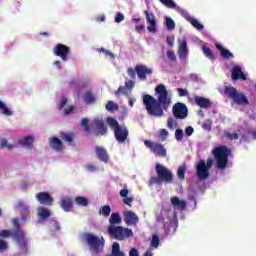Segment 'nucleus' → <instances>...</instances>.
I'll return each instance as SVG.
<instances>
[{"label": "nucleus", "instance_id": "obj_55", "mask_svg": "<svg viewBox=\"0 0 256 256\" xmlns=\"http://www.w3.org/2000/svg\"><path fill=\"white\" fill-rule=\"evenodd\" d=\"M121 21H125V15H123L121 12H118L115 16V23H121Z\"/></svg>", "mask_w": 256, "mask_h": 256}, {"label": "nucleus", "instance_id": "obj_10", "mask_svg": "<svg viewBox=\"0 0 256 256\" xmlns=\"http://www.w3.org/2000/svg\"><path fill=\"white\" fill-rule=\"evenodd\" d=\"M12 239H14L16 243H18L20 249H22V251H24L25 254L28 253V250H27L28 241H27V237L25 236V231L21 229H14L12 232Z\"/></svg>", "mask_w": 256, "mask_h": 256}, {"label": "nucleus", "instance_id": "obj_51", "mask_svg": "<svg viewBox=\"0 0 256 256\" xmlns=\"http://www.w3.org/2000/svg\"><path fill=\"white\" fill-rule=\"evenodd\" d=\"M167 57L172 61V63H175L177 61V56L175 55V52L173 50H168L167 51Z\"/></svg>", "mask_w": 256, "mask_h": 256}, {"label": "nucleus", "instance_id": "obj_8", "mask_svg": "<svg viewBox=\"0 0 256 256\" xmlns=\"http://www.w3.org/2000/svg\"><path fill=\"white\" fill-rule=\"evenodd\" d=\"M213 167V158H208L206 163L205 160H199L196 166V175L200 181H205V179H209L210 173L209 169Z\"/></svg>", "mask_w": 256, "mask_h": 256}, {"label": "nucleus", "instance_id": "obj_44", "mask_svg": "<svg viewBox=\"0 0 256 256\" xmlns=\"http://www.w3.org/2000/svg\"><path fill=\"white\" fill-rule=\"evenodd\" d=\"M185 171H187V167H185V166H180L178 168L177 175H178V179H180L181 181H183V179H185Z\"/></svg>", "mask_w": 256, "mask_h": 256}, {"label": "nucleus", "instance_id": "obj_20", "mask_svg": "<svg viewBox=\"0 0 256 256\" xmlns=\"http://www.w3.org/2000/svg\"><path fill=\"white\" fill-rule=\"evenodd\" d=\"M95 153L99 161L109 163V153H107V150L104 147L96 146Z\"/></svg>", "mask_w": 256, "mask_h": 256}, {"label": "nucleus", "instance_id": "obj_35", "mask_svg": "<svg viewBox=\"0 0 256 256\" xmlns=\"http://www.w3.org/2000/svg\"><path fill=\"white\" fill-rule=\"evenodd\" d=\"M81 125L82 127H84L85 133H88V135H91V133H93V131H91V126H89V119L82 118Z\"/></svg>", "mask_w": 256, "mask_h": 256}, {"label": "nucleus", "instance_id": "obj_61", "mask_svg": "<svg viewBox=\"0 0 256 256\" xmlns=\"http://www.w3.org/2000/svg\"><path fill=\"white\" fill-rule=\"evenodd\" d=\"M123 203L125 205H128V207H131V205L133 204V198L126 196L125 198H123Z\"/></svg>", "mask_w": 256, "mask_h": 256}, {"label": "nucleus", "instance_id": "obj_54", "mask_svg": "<svg viewBox=\"0 0 256 256\" xmlns=\"http://www.w3.org/2000/svg\"><path fill=\"white\" fill-rule=\"evenodd\" d=\"M127 74L132 79H135L137 77V71L133 68H128L127 69Z\"/></svg>", "mask_w": 256, "mask_h": 256}, {"label": "nucleus", "instance_id": "obj_40", "mask_svg": "<svg viewBox=\"0 0 256 256\" xmlns=\"http://www.w3.org/2000/svg\"><path fill=\"white\" fill-rule=\"evenodd\" d=\"M50 225H51L54 233H57V231H61V224H59V222L55 218L51 219Z\"/></svg>", "mask_w": 256, "mask_h": 256}, {"label": "nucleus", "instance_id": "obj_11", "mask_svg": "<svg viewBox=\"0 0 256 256\" xmlns=\"http://www.w3.org/2000/svg\"><path fill=\"white\" fill-rule=\"evenodd\" d=\"M172 113L175 119H187L189 115V108L183 102H177L172 107Z\"/></svg>", "mask_w": 256, "mask_h": 256}, {"label": "nucleus", "instance_id": "obj_12", "mask_svg": "<svg viewBox=\"0 0 256 256\" xmlns=\"http://www.w3.org/2000/svg\"><path fill=\"white\" fill-rule=\"evenodd\" d=\"M53 53L65 62L68 61L69 55H71V48L65 44H57L53 49Z\"/></svg>", "mask_w": 256, "mask_h": 256}, {"label": "nucleus", "instance_id": "obj_52", "mask_svg": "<svg viewBox=\"0 0 256 256\" xmlns=\"http://www.w3.org/2000/svg\"><path fill=\"white\" fill-rule=\"evenodd\" d=\"M159 135H160V137H162L163 141H165L167 139V137H169V131H167V129H165V128H161L159 130Z\"/></svg>", "mask_w": 256, "mask_h": 256}, {"label": "nucleus", "instance_id": "obj_3", "mask_svg": "<svg viewBox=\"0 0 256 256\" xmlns=\"http://www.w3.org/2000/svg\"><path fill=\"white\" fill-rule=\"evenodd\" d=\"M106 123L113 130L117 143L127 142V139H129V128L127 126L119 124V121L114 117H108Z\"/></svg>", "mask_w": 256, "mask_h": 256}, {"label": "nucleus", "instance_id": "obj_36", "mask_svg": "<svg viewBox=\"0 0 256 256\" xmlns=\"http://www.w3.org/2000/svg\"><path fill=\"white\" fill-rule=\"evenodd\" d=\"M0 111H2V115H6V117H11V115H13V112L7 108L3 101H0Z\"/></svg>", "mask_w": 256, "mask_h": 256}, {"label": "nucleus", "instance_id": "obj_27", "mask_svg": "<svg viewBox=\"0 0 256 256\" xmlns=\"http://www.w3.org/2000/svg\"><path fill=\"white\" fill-rule=\"evenodd\" d=\"M50 147L54 149V151H61L63 149V142L57 137H54L50 140Z\"/></svg>", "mask_w": 256, "mask_h": 256}, {"label": "nucleus", "instance_id": "obj_19", "mask_svg": "<svg viewBox=\"0 0 256 256\" xmlns=\"http://www.w3.org/2000/svg\"><path fill=\"white\" fill-rule=\"evenodd\" d=\"M36 199L41 205H53V197L47 192H39L36 194Z\"/></svg>", "mask_w": 256, "mask_h": 256}, {"label": "nucleus", "instance_id": "obj_39", "mask_svg": "<svg viewBox=\"0 0 256 256\" xmlns=\"http://www.w3.org/2000/svg\"><path fill=\"white\" fill-rule=\"evenodd\" d=\"M224 136L226 139H229V141H237L239 139V134L237 132L231 133V132H224Z\"/></svg>", "mask_w": 256, "mask_h": 256}, {"label": "nucleus", "instance_id": "obj_6", "mask_svg": "<svg viewBox=\"0 0 256 256\" xmlns=\"http://www.w3.org/2000/svg\"><path fill=\"white\" fill-rule=\"evenodd\" d=\"M84 239L90 251L94 253H101V251H103L105 247V238L103 236L99 237L92 233H85Z\"/></svg>", "mask_w": 256, "mask_h": 256}, {"label": "nucleus", "instance_id": "obj_50", "mask_svg": "<svg viewBox=\"0 0 256 256\" xmlns=\"http://www.w3.org/2000/svg\"><path fill=\"white\" fill-rule=\"evenodd\" d=\"M7 249H9V244H7V241L0 239V253L7 251Z\"/></svg>", "mask_w": 256, "mask_h": 256}, {"label": "nucleus", "instance_id": "obj_56", "mask_svg": "<svg viewBox=\"0 0 256 256\" xmlns=\"http://www.w3.org/2000/svg\"><path fill=\"white\" fill-rule=\"evenodd\" d=\"M67 101H68L67 97L61 96V101L58 106V109H60V111H61V109H63V107H65V105H67Z\"/></svg>", "mask_w": 256, "mask_h": 256}, {"label": "nucleus", "instance_id": "obj_31", "mask_svg": "<svg viewBox=\"0 0 256 256\" xmlns=\"http://www.w3.org/2000/svg\"><path fill=\"white\" fill-rule=\"evenodd\" d=\"M105 108H106V111H109L110 113L119 111V105H117L115 102L111 100L106 103Z\"/></svg>", "mask_w": 256, "mask_h": 256}, {"label": "nucleus", "instance_id": "obj_28", "mask_svg": "<svg viewBox=\"0 0 256 256\" xmlns=\"http://www.w3.org/2000/svg\"><path fill=\"white\" fill-rule=\"evenodd\" d=\"M187 41H182L178 48V55L180 59H185L187 57Z\"/></svg>", "mask_w": 256, "mask_h": 256}, {"label": "nucleus", "instance_id": "obj_13", "mask_svg": "<svg viewBox=\"0 0 256 256\" xmlns=\"http://www.w3.org/2000/svg\"><path fill=\"white\" fill-rule=\"evenodd\" d=\"M135 71L138 79L140 81H147V75H153V69L143 65L139 64L135 66Z\"/></svg>", "mask_w": 256, "mask_h": 256}, {"label": "nucleus", "instance_id": "obj_58", "mask_svg": "<svg viewBox=\"0 0 256 256\" xmlns=\"http://www.w3.org/2000/svg\"><path fill=\"white\" fill-rule=\"evenodd\" d=\"M195 129H193V127L191 126H187L185 129V134L187 135V137H191L194 133Z\"/></svg>", "mask_w": 256, "mask_h": 256}, {"label": "nucleus", "instance_id": "obj_26", "mask_svg": "<svg viewBox=\"0 0 256 256\" xmlns=\"http://www.w3.org/2000/svg\"><path fill=\"white\" fill-rule=\"evenodd\" d=\"M60 206L62 207L63 211L69 213L73 209V201L71 198L62 199Z\"/></svg>", "mask_w": 256, "mask_h": 256}, {"label": "nucleus", "instance_id": "obj_21", "mask_svg": "<svg viewBox=\"0 0 256 256\" xmlns=\"http://www.w3.org/2000/svg\"><path fill=\"white\" fill-rule=\"evenodd\" d=\"M170 201L173 207L179 211H185L187 209V202L185 200L179 199L177 196L172 197Z\"/></svg>", "mask_w": 256, "mask_h": 256}, {"label": "nucleus", "instance_id": "obj_23", "mask_svg": "<svg viewBox=\"0 0 256 256\" xmlns=\"http://www.w3.org/2000/svg\"><path fill=\"white\" fill-rule=\"evenodd\" d=\"M83 102L85 103V105H93V103H96L97 97L95 96V93L87 90L83 95Z\"/></svg>", "mask_w": 256, "mask_h": 256}, {"label": "nucleus", "instance_id": "obj_25", "mask_svg": "<svg viewBox=\"0 0 256 256\" xmlns=\"http://www.w3.org/2000/svg\"><path fill=\"white\" fill-rule=\"evenodd\" d=\"M35 138L33 136H26L23 139L19 140V145H23V147H27L28 149H33V143Z\"/></svg>", "mask_w": 256, "mask_h": 256}, {"label": "nucleus", "instance_id": "obj_62", "mask_svg": "<svg viewBox=\"0 0 256 256\" xmlns=\"http://www.w3.org/2000/svg\"><path fill=\"white\" fill-rule=\"evenodd\" d=\"M13 227H15V229H21L19 227H21V220H19V218H14L13 221Z\"/></svg>", "mask_w": 256, "mask_h": 256}, {"label": "nucleus", "instance_id": "obj_18", "mask_svg": "<svg viewBox=\"0 0 256 256\" xmlns=\"http://www.w3.org/2000/svg\"><path fill=\"white\" fill-rule=\"evenodd\" d=\"M123 215L126 225H137L139 223V217L135 212L127 210L123 212Z\"/></svg>", "mask_w": 256, "mask_h": 256}, {"label": "nucleus", "instance_id": "obj_37", "mask_svg": "<svg viewBox=\"0 0 256 256\" xmlns=\"http://www.w3.org/2000/svg\"><path fill=\"white\" fill-rule=\"evenodd\" d=\"M60 137L62 141H65L66 143H73V134H69L67 132H61Z\"/></svg>", "mask_w": 256, "mask_h": 256}, {"label": "nucleus", "instance_id": "obj_4", "mask_svg": "<svg viewBox=\"0 0 256 256\" xmlns=\"http://www.w3.org/2000/svg\"><path fill=\"white\" fill-rule=\"evenodd\" d=\"M155 171L158 177L152 176L149 180V185H161V183L171 184L173 183V172L168 170L167 167L161 164L155 165Z\"/></svg>", "mask_w": 256, "mask_h": 256}, {"label": "nucleus", "instance_id": "obj_33", "mask_svg": "<svg viewBox=\"0 0 256 256\" xmlns=\"http://www.w3.org/2000/svg\"><path fill=\"white\" fill-rule=\"evenodd\" d=\"M116 97H119L120 95H125L126 97L130 96V92L127 90L125 86H120L115 92H114Z\"/></svg>", "mask_w": 256, "mask_h": 256}, {"label": "nucleus", "instance_id": "obj_9", "mask_svg": "<svg viewBox=\"0 0 256 256\" xmlns=\"http://www.w3.org/2000/svg\"><path fill=\"white\" fill-rule=\"evenodd\" d=\"M144 145L145 147L150 149L151 153H154L156 157H161V158L167 157V149L165 148V146H163V144L153 142L151 140H145Z\"/></svg>", "mask_w": 256, "mask_h": 256}, {"label": "nucleus", "instance_id": "obj_1", "mask_svg": "<svg viewBox=\"0 0 256 256\" xmlns=\"http://www.w3.org/2000/svg\"><path fill=\"white\" fill-rule=\"evenodd\" d=\"M155 93L158 95L157 98L145 94L142 101L147 114L150 115V117L159 118L165 115V111H169V107H171L173 100L171 99V96H169L167 87L164 84H159L155 88Z\"/></svg>", "mask_w": 256, "mask_h": 256}, {"label": "nucleus", "instance_id": "obj_41", "mask_svg": "<svg viewBox=\"0 0 256 256\" xmlns=\"http://www.w3.org/2000/svg\"><path fill=\"white\" fill-rule=\"evenodd\" d=\"M162 5L165 7H168V9H175L177 7V4L173 2V0H159Z\"/></svg>", "mask_w": 256, "mask_h": 256}, {"label": "nucleus", "instance_id": "obj_48", "mask_svg": "<svg viewBox=\"0 0 256 256\" xmlns=\"http://www.w3.org/2000/svg\"><path fill=\"white\" fill-rule=\"evenodd\" d=\"M13 149V145L9 144V142H7V139H2L1 143H0V149Z\"/></svg>", "mask_w": 256, "mask_h": 256}, {"label": "nucleus", "instance_id": "obj_22", "mask_svg": "<svg viewBox=\"0 0 256 256\" xmlns=\"http://www.w3.org/2000/svg\"><path fill=\"white\" fill-rule=\"evenodd\" d=\"M215 47L218 49V51H220V55L223 59H233V57H235L231 51L224 48L219 42L215 43Z\"/></svg>", "mask_w": 256, "mask_h": 256}, {"label": "nucleus", "instance_id": "obj_47", "mask_svg": "<svg viewBox=\"0 0 256 256\" xmlns=\"http://www.w3.org/2000/svg\"><path fill=\"white\" fill-rule=\"evenodd\" d=\"M166 27L168 31H173L175 29V21L171 18H166Z\"/></svg>", "mask_w": 256, "mask_h": 256}, {"label": "nucleus", "instance_id": "obj_45", "mask_svg": "<svg viewBox=\"0 0 256 256\" xmlns=\"http://www.w3.org/2000/svg\"><path fill=\"white\" fill-rule=\"evenodd\" d=\"M159 243H161V239H159V236L153 235L151 240V247H154V249H157L159 247Z\"/></svg>", "mask_w": 256, "mask_h": 256}, {"label": "nucleus", "instance_id": "obj_2", "mask_svg": "<svg viewBox=\"0 0 256 256\" xmlns=\"http://www.w3.org/2000/svg\"><path fill=\"white\" fill-rule=\"evenodd\" d=\"M109 223L110 225L108 226L107 231L112 239H116V241H125V239H129V237H133V230L123 228L122 226H115L123 223V218H121V215H119L118 212L111 214Z\"/></svg>", "mask_w": 256, "mask_h": 256}, {"label": "nucleus", "instance_id": "obj_7", "mask_svg": "<svg viewBox=\"0 0 256 256\" xmlns=\"http://www.w3.org/2000/svg\"><path fill=\"white\" fill-rule=\"evenodd\" d=\"M224 93L235 105H249V98L243 92L237 91V88L233 86H225Z\"/></svg>", "mask_w": 256, "mask_h": 256}, {"label": "nucleus", "instance_id": "obj_30", "mask_svg": "<svg viewBox=\"0 0 256 256\" xmlns=\"http://www.w3.org/2000/svg\"><path fill=\"white\" fill-rule=\"evenodd\" d=\"M38 216L41 219H49L51 217V211L45 207H41L38 209Z\"/></svg>", "mask_w": 256, "mask_h": 256}, {"label": "nucleus", "instance_id": "obj_42", "mask_svg": "<svg viewBox=\"0 0 256 256\" xmlns=\"http://www.w3.org/2000/svg\"><path fill=\"white\" fill-rule=\"evenodd\" d=\"M0 237L2 239H7L9 237H13V230L5 229V230L0 231Z\"/></svg>", "mask_w": 256, "mask_h": 256}, {"label": "nucleus", "instance_id": "obj_57", "mask_svg": "<svg viewBox=\"0 0 256 256\" xmlns=\"http://www.w3.org/2000/svg\"><path fill=\"white\" fill-rule=\"evenodd\" d=\"M124 87L130 90L133 89L135 87V81L133 80L126 81Z\"/></svg>", "mask_w": 256, "mask_h": 256}, {"label": "nucleus", "instance_id": "obj_43", "mask_svg": "<svg viewBox=\"0 0 256 256\" xmlns=\"http://www.w3.org/2000/svg\"><path fill=\"white\" fill-rule=\"evenodd\" d=\"M190 23L195 27V29H198V31H203V24L199 23L197 19L191 18Z\"/></svg>", "mask_w": 256, "mask_h": 256}, {"label": "nucleus", "instance_id": "obj_49", "mask_svg": "<svg viewBox=\"0 0 256 256\" xmlns=\"http://www.w3.org/2000/svg\"><path fill=\"white\" fill-rule=\"evenodd\" d=\"M184 133L182 129H176L175 131V139L178 142L183 141Z\"/></svg>", "mask_w": 256, "mask_h": 256}, {"label": "nucleus", "instance_id": "obj_5", "mask_svg": "<svg viewBox=\"0 0 256 256\" xmlns=\"http://www.w3.org/2000/svg\"><path fill=\"white\" fill-rule=\"evenodd\" d=\"M214 159L217 167L223 171L227 169L229 164V157H231V150L226 145L217 146L213 150Z\"/></svg>", "mask_w": 256, "mask_h": 256}, {"label": "nucleus", "instance_id": "obj_16", "mask_svg": "<svg viewBox=\"0 0 256 256\" xmlns=\"http://www.w3.org/2000/svg\"><path fill=\"white\" fill-rule=\"evenodd\" d=\"M91 127L96 129L94 132L96 137H99V135H107V127L105 126V123L102 119L95 118L91 124Z\"/></svg>", "mask_w": 256, "mask_h": 256}, {"label": "nucleus", "instance_id": "obj_59", "mask_svg": "<svg viewBox=\"0 0 256 256\" xmlns=\"http://www.w3.org/2000/svg\"><path fill=\"white\" fill-rule=\"evenodd\" d=\"M98 51L101 53H104V55H106V57H113V53L105 48H100L98 49Z\"/></svg>", "mask_w": 256, "mask_h": 256}, {"label": "nucleus", "instance_id": "obj_24", "mask_svg": "<svg viewBox=\"0 0 256 256\" xmlns=\"http://www.w3.org/2000/svg\"><path fill=\"white\" fill-rule=\"evenodd\" d=\"M17 207H19L20 209L21 221H25V219L29 217V207H27V205H25V203H23L22 201L17 203Z\"/></svg>", "mask_w": 256, "mask_h": 256}, {"label": "nucleus", "instance_id": "obj_53", "mask_svg": "<svg viewBox=\"0 0 256 256\" xmlns=\"http://www.w3.org/2000/svg\"><path fill=\"white\" fill-rule=\"evenodd\" d=\"M177 93L179 97H187V95H189V92L187 91V89H184V88H177Z\"/></svg>", "mask_w": 256, "mask_h": 256}, {"label": "nucleus", "instance_id": "obj_60", "mask_svg": "<svg viewBox=\"0 0 256 256\" xmlns=\"http://www.w3.org/2000/svg\"><path fill=\"white\" fill-rule=\"evenodd\" d=\"M86 169L90 173H95V171H97V166H95L94 164H88L86 165Z\"/></svg>", "mask_w": 256, "mask_h": 256}, {"label": "nucleus", "instance_id": "obj_17", "mask_svg": "<svg viewBox=\"0 0 256 256\" xmlns=\"http://www.w3.org/2000/svg\"><path fill=\"white\" fill-rule=\"evenodd\" d=\"M231 78L232 81H247V76L243 72V69H241V66H234L231 70Z\"/></svg>", "mask_w": 256, "mask_h": 256}, {"label": "nucleus", "instance_id": "obj_34", "mask_svg": "<svg viewBox=\"0 0 256 256\" xmlns=\"http://www.w3.org/2000/svg\"><path fill=\"white\" fill-rule=\"evenodd\" d=\"M203 53L205 55V57H207L208 59H210V61H215V54H213V51H211V48L207 47V46H203Z\"/></svg>", "mask_w": 256, "mask_h": 256}, {"label": "nucleus", "instance_id": "obj_63", "mask_svg": "<svg viewBox=\"0 0 256 256\" xmlns=\"http://www.w3.org/2000/svg\"><path fill=\"white\" fill-rule=\"evenodd\" d=\"M166 41H167L169 47H173V43H175V37H173V36H168V37L166 38Z\"/></svg>", "mask_w": 256, "mask_h": 256}, {"label": "nucleus", "instance_id": "obj_14", "mask_svg": "<svg viewBox=\"0 0 256 256\" xmlns=\"http://www.w3.org/2000/svg\"><path fill=\"white\" fill-rule=\"evenodd\" d=\"M188 101L190 103H195L200 109H209L213 104L209 98H205L203 96L195 95L194 98H189Z\"/></svg>", "mask_w": 256, "mask_h": 256}, {"label": "nucleus", "instance_id": "obj_38", "mask_svg": "<svg viewBox=\"0 0 256 256\" xmlns=\"http://www.w3.org/2000/svg\"><path fill=\"white\" fill-rule=\"evenodd\" d=\"M99 215H102L103 217H109V215H111V206H103L102 209L99 211Z\"/></svg>", "mask_w": 256, "mask_h": 256}, {"label": "nucleus", "instance_id": "obj_46", "mask_svg": "<svg viewBox=\"0 0 256 256\" xmlns=\"http://www.w3.org/2000/svg\"><path fill=\"white\" fill-rule=\"evenodd\" d=\"M167 127L171 131H173V129H175V127H177V123L175 122V119L173 117H169L167 119Z\"/></svg>", "mask_w": 256, "mask_h": 256}, {"label": "nucleus", "instance_id": "obj_64", "mask_svg": "<svg viewBox=\"0 0 256 256\" xmlns=\"http://www.w3.org/2000/svg\"><path fill=\"white\" fill-rule=\"evenodd\" d=\"M129 256H139V251L137 248H132L129 252Z\"/></svg>", "mask_w": 256, "mask_h": 256}, {"label": "nucleus", "instance_id": "obj_32", "mask_svg": "<svg viewBox=\"0 0 256 256\" xmlns=\"http://www.w3.org/2000/svg\"><path fill=\"white\" fill-rule=\"evenodd\" d=\"M75 203L79 207H87V205H89V200L83 196H78L75 198Z\"/></svg>", "mask_w": 256, "mask_h": 256}, {"label": "nucleus", "instance_id": "obj_15", "mask_svg": "<svg viewBox=\"0 0 256 256\" xmlns=\"http://www.w3.org/2000/svg\"><path fill=\"white\" fill-rule=\"evenodd\" d=\"M144 15L148 24L147 29L149 33H157V19L155 18V14L144 10Z\"/></svg>", "mask_w": 256, "mask_h": 256}, {"label": "nucleus", "instance_id": "obj_29", "mask_svg": "<svg viewBox=\"0 0 256 256\" xmlns=\"http://www.w3.org/2000/svg\"><path fill=\"white\" fill-rule=\"evenodd\" d=\"M112 256H125L124 252H121V246L119 245V242H114L112 245Z\"/></svg>", "mask_w": 256, "mask_h": 256}]
</instances>
